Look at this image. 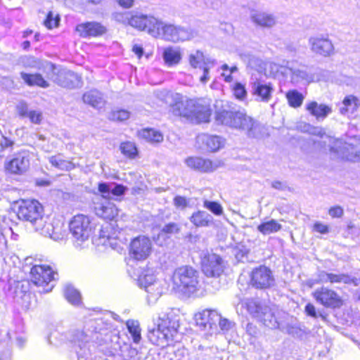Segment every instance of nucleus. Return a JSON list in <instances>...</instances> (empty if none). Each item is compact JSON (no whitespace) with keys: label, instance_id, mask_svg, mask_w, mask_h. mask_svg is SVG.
<instances>
[{"label":"nucleus","instance_id":"obj_32","mask_svg":"<svg viewBox=\"0 0 360 360\" xmlns=\"http://www.w3.org/2000/svg\"><path fill=\"white\" fill-rule=\"evenodd\" d=\"M340 108V112L346 115L348 112H355L360 106V99L354 95H348L345 97Z\"/></svg>","mask_w":360,"mask_h":360},{"label":"nucleus","instance_id":"obj_12","mask_svg":"<svg viewBox=\"0 0 360 360\" xmlns=\"http://www.w3.org/2000/svg\"><path fill=\"white\" fill-rule=\"evenodd\" d=\"M224 268V260L215 253H208L202 259V270L207 277H219Z\"/></svg>","mask_w":360,"mask_h":360},{"label":"nucleus","instance_id":"obj_2","mask_svg":"<svg viewBox=\"0 0 360 360\" xmlns=\"http://www.w3.org/2000/svg\"><path fill=\"white\" fill-rule=\"evenodd\" d=\"M215 119L219 123L240 131L248 138L259 139L262 136L264 127L244 112L230 107L222 108L216 111Z\"/></svg>","mask_w":360,"mask_h":360},{"label":"nucleus","instance_id":"obj_57","mask_svg":"<svg viewBox=\"0 0 360 360\" xmlns=\"http://www.w3.org/2000/svg\"><path fill=\"white\" fill-rule=\"evenodd\" d=\"M110 185L106 183H100L98 184V191L101 193V195H97L96 197H103L108 199V197L110 194Z\"/></svg>","mask_w":360,"mask_h":360},{"label":"nucleus","instance_id":"obj_40","mask_svg":"<svg viewBox=\"0 0 360 360\" xmlns=\"http://www.w3.org/2000/svg\"><path fill=\"white\" fill-rule=\"evenodd\" d=\"M286 98L290 106L292 108H299L302 105L304 101L303 95L297 90H290L286 94Z\"/></svg>","mask_w":360,"mask_h":360},{"label":"nucleus","instance_id":"obj_55","mask_svg":"<svg viewBox=\"0 0 360 360\" xmlns=\"http://www.w3.org/2000/svg\"><path fill=\"white\" fill-rule=\"evenodd\" d=\"M219 323V326L222 330H229L234 326V323L229 321L227 319H224L221 317L219 314V320L217 321Z\"/></svg>","mask_w":360,"mask_h":360},{"label":"nucleus","instance_id":"obj_33","mask_svg":"<svg viewBox=\"0 0 360 360\" xmlns=\"http://www.w3.org/2000/svg\"><path fill=\"white\" fill-rule=\"evenodd\" d=\"M163 59L168 66L178 64L181 59V53L178 47H167L163 51Z\"/></svg>","mask_w":360,"mask_h":360},{"label":"nucleus","instance_id":"obj_23","mask_svg":"<svg viewBox=\"0 0 360 360\" xmlns=\"http://www.w3.org/2000/svg\"><path fill=\"white\" fill-rule=\"evenodd\" d=\"M185 163L189 168L200 172H210L216 169L210 160L200 157H189L185 160Z\"/></svg>","mask_w":360,"mask_h":360},{"label":"nucleus","instance_id":"obj_38","mask_svg":"<svg viewBox=\"0 0 360 360\" xmlns=\"http://www.w3.org/2000/svg\"><path fill=\"white\" fill-rule=\"evenodd\" d=\"M148 295V302H155L161 296L162 292V288L161 287L160 282H156L150 286H147L145 288Z\"/></svg>","mask_w":360,"mask_h":360},{"label":"nucleus","instance_id":"obj_63","mask_svg":"<svg viewBox=\"0 0 360 360\" xmlns=\"http://www.w3.org/2000/svg\"><path fill=\"white\" fill-rule=\"evenodd\" d=\"M125 187L122 185H116L113 188H111L110 193L113 194L114 195H123L125 192Z\"/></svg>","mask_w":360,"mask_h":360},{"label":"nucleus","instance_id":"obj_60","mask_svg":"<svg viewBox=\"0 0 360 360\" xmlns=\"http://www.w3.org/2000/svg\"><path fill=\"white\" fill-rule=\"evenodd\" d=\"M16 109L18 111V113L20 117H27V115L30 111H28V105L25 102H20L17 106Z\"/></svg>","mask_w":360,"mask_h":360},{"label":"nucleus","instance_id":"obj_1","mask_svg":"<svg viewBox=\"0 0 360 360\" xmlns=\"http://www.w3.org/2000/svg\"><path fill=\"white\" fill-rule=\"evenodd\" d=\"M161 94L165 96V102L170 105L174 115L182 116L198 123L210 121L211 110L204 101L184 99L179 94L166 91Z\"/></svg>","mask_w":360,"mask_h":360},{"label":"nucleus","instance_id":"obj_43","mask_svg":"<svg viewBox=\"0 0 360 360\" xmlns=\"http://www.w3.org/2000/svg\"><path fill=\"white\" fill-rule=\"evenodd\" d=\"M212 315V318L215 319H219V314L214 310H204L202 312L199 313L196 316V319L198 321L201 320V322L199 323L200 325H203L204 327H207L209 325V317Z\"/></svg>","mask_w":360,"mask_h":360},{"label":"nucleus","instance_id":"obj_28","mask_svg":"<svg viewBox=\"0 0 360 360\" xmlns=\"http://www.w3.org/2000/svg\"><path fill=\"white\" fill-rule=\"evenodd\" d=\"M190 221L196 227H207L213 224V217L203 210H198L192 214Z\"/></svg>","mask_w":360,"mask_h":360},{"label":"nucleus","instance_id":"obj_10","mask_svg":"<svg viewBox=\"0 0 360 360\" xmlns=\"http://www.w3.org/2000/svg\"><path fill=\"white\" fill-rule=\"evenodd\" d=\"M250 86L251 93L257 101L268 103L271 99L274 87L270 82H266L261 77L252 75L250 79Z\"/></svg>","mask_w":360,"mask_h":360},{"label":"nucleus","instance_id":"obj_37","mask_svg":"<svg viewBox=\"0 0 360 360\" xmlns=\"http://www.w3.org/2000/svg\"><path fill=\"white\" fill-rule=\"evenodd\" d=\"M52 166L61 170H70L74 168L72 162L62 159L60 155L51 156L49 158Z\"/></svg>","mask_w":360,"mask_h":360},{"label":"nucleus","instance_id":"obj_50","mask_svg":"<svg viewBox=\"0 0 360 360\" xmlns=\"http://www.w3.org/2000/svg\"><path fill=\"white\" fill-rule=\"evenodd\" d=\"M215 60L212 61V63L209 65H205L201 68L202 70V75L200 77V82L205 84L210 79V70L215 65Z\"/></svg>","mask_w":360,"mask_h":360},{"label":"nucleus","instance_id":"obj_53","mask_svg":"<svg viewBox=\"0 0 360 360\" xmlns=\"http://www.w3.org/2000/svg\"><path fill=\"white\" fill-rule=\"evenodd\" d=\"M233 93L237 98L241 100L243 99L247 95V91L245 86L240 83L236 84L235 86L233 87Z\"/></svg>","mask_w":360,"mask_h":360},{"label":"nucleus","instance_id":"obj_45","mask_svg":"<svg viewBox=\"0 0 360 360\" xmlns=\"http://www.w3.org/2000/svg\"><path fill=\"white\" fill-rule=\"evenodd\" d=\"M203 207L209 210L215 215H221L223 213V207H221V205L219 203L214 201L205 200L203 201Z\"/></svg>","mask_w":360,"mask_h":360},{"label":"nucleus","instance_id":"obj_4","mask_svg":"<svg viewBox=\"0 0 360 360\" xmlns=\"http://www.w3.org/2000/svg\"><path fill=\"white\" fill-rule=\"evenodd\" d=\"M172 283L174 287L179 292H194L198 284V272L191 266L179 267L173 273Z\"/></svg>","mask_w":360,"mask_h":360},{"label":"nucleus","instance_id":"obj_17","mask_svg":"<svg viewBox=\"0 0 360 360\" xmlns=\"http://www.w3.org/2000/svg\"><path fill=\"white\" fill-rule=\"evenodd\" d=\"M153 321L154 325L156 327L163 328L170 333L174 337L177 334V330L179 327V319L172 311L162 312Z\"/></svg>","mask_w":360,"mask_h":360},{"label":"nucleus","instance_id":"obj_19","mask_svg":"<svg viewBox=\"0 0 360 360\" xmlns=\"http://www.w3.org/2000/svg\"><path fill=\"white\" fill-rule=\"evenodd\" d=\"M148 338L153 345L165 347L174 340V337L168 331L154 325L152 328L148 330Z\"/></svg>","mask_w":360,"mask_h":360},{"label":"nucleus","instance_id":"obj_31","mask_svg":"<svg viewBox=\"0 0 360 360\" xmlns=\"http://www.w3.org/2000/svg\"><path fill=\"white\" fill-rule=\"evenodd\" d=\"M288 70L290 74L291 82L293 84L300 82L310 83L314 79L313 75L308 73L304 69L290 68Z\"/></svg>","mask_w":360,"mask_h":360},{"label":"nucleus","instance_id":"obj_20","mask_svg":"<svg viewBox=\"0 0 360 360\" xmlns=\"http://www.w3.org/2000/svg\"><path fill=\"white\" fill-rule=\"evenodd\" d=\"M197 143L202 150L215 152L224 146V141L218 136L202 134L198 136Z\"/></svg>","mask_w":360,"mask_h":360},{"label":"nucleus","instance_id":"obj_64","mask_svg":"<svg viewBox=\"0 0 360 360\" xmlns=\"http://www.w3.org/2000/svg\"><path fill=\"white\" fill-rule=\"evenodd\" d=\"M305 312L307 313V315H309V316H310L311 317H314V318H316L317 317V314H316V308L311 303H308L306 305V307H305Z\"/></svg>","mask_w":360,"mask_h":360},{"label":"nucleus","instance_id":"obj_29","mask_svg":"<svg viewBox=\"0 0 360 360\" xmlns=\"http://www.w3.org/2000/svg\"><path fill=\"white\" fill-rule=\"evenodd\" d=\"M214 60L204 55V53L199 51H195L191 53L188 56V62L191 66L193 68L201 69L205 65L212 63Z\"/></svg>","mask_w":360,"mask_h":360},{"label":"nucleus","instance_id":"obj_42","mask_svg":"<svg viewBox=\"0 0 360 360\" xmlns=\"http://www.w3.org/2000/svg\"><path fill=\"white\" fill-rule=\"evenodd\" d=\"M127 326L129 332L133 338V340L135 343H139L141 339V328L138 321L130 320L127 321Z\"/></svg>","mask_w":360,"mask_h":360},{"label":"nucleus","instance_id":"obj_7","mask_svg":"<svg viewBox=\"0 0 360 360\" xmlns=\"http://www.w3.org/2000/svg\"><path fill=\"white\" fill-rule=\"evenodd\" d=\"M30 275L31 281L34 285L46 287L44 291L49 292L53 288L51 282L56 279L58 274L49 266L34 265L31 269Z\"/></svg>","mask_w":360,"mask_h":360},{"label":"nucleus","instance_id":"obj_61","mask_svg":"<svg viewBox=\"0 0 360 360\" xmlns=\"http://www.w3.org/2000/svg\"><path fill=\"white\" fill-rule=\"evenodd\" d=\"M314 230L320 233L326 234V233H328L329 228L327 225L323 224L321 222H316L314 224Z\"/></svg>","mask_w":360,"mask_h":360},{"label":"nucleus","instance_id":"obj_39","mask_svg":"<svg viewBox=\"0 0 360 360\" xmlns=\"http://www.w3.org/2000/svg\"><path fill=\"white\" fill-rule=\"evenodd\" d=\"M121 153L127 158L134 159L138 155V150L134 143L131 141L123 142L120 146Z\"/></svg>","mask_w":360,"mask_h":360},{"label":"nucleus","instance_id":"obj_3","mask_svg":"<svg viewBox=\"0 0 360 360\" xmlns=\"http://www.w3.org/2000/svg\"><path fill=\"white\" fill-rule=\"evenodd\" d=\"M43 212V207L37 200H26L21 201L17 214L19 219L30 222L36 231L56 240L58 236H56L55 229L51 224L47 223V217Z\"/></svg>","mask_w":360,"mask_h":360},{"label":"nucleus","instance_id":"obj_14","mask_svg":"<svg viewBox=\"0 0 360 360\" xmlns=\"http://www.w3.org/2000/svg\"><path fill=\"white\" fill-rule=\"evenodd\" d=\"M129 25L140 30H147L150 34L156 35L158 26H161V20L153 16L137 13L131 15Z\"/></svg>","mask_w":360,"mask_h":360},{"label":"nucleus","instance_id":"obj_46","mask_svg":"<svg viewBox=\"0 0 360 360\" xmlns=\"http://www.w3.org/2000/svg\"><path fill=\"white\" fill-rule=\"evenodd\" d=\"M329 282L331 283H344L347 284L354 282V279L352 278L349 276L345 274H335L330 273Z\"/></svg>","mask_w":360,"mask_h":360},{"label":"nucleus","instance_id":"obj_24","mask_svg":"<svg viewBox=\"0 0 360 360\" xmlns=\"http://www.w3.org/2000/svg\"><path fill=\"white\" fill-rule=\"evenodd\" d=\"M330 151L336 153L338 158L344 160L358 162L360 160L359 149L351 144L345 143L338 149L332 148Z\"/></svg>","mask_w":360,"mask_h":360},{"label":"nucleus","instance_id":"obj_54","mask_svg":"<svg viewBox=\"0 0 360 360\" xmlns=\"http://www.w3.org/2000/svg\"><path fill=\"white\" fill-rule=\"evenodd\" d=\"M27 117L30 118V121L34 124H40L43 116L42 113L38 110H31L27 115Z\"/></svg>","mask_w":360,"mask_h":360},{"label":"nucleus","instance_id":"obj_30","mask_svg":"<svg viewBox=\"0 0 360 360\" xmlns=\"http://www.w3.org/2000/svg\"><path fill=\"white\" fill-rule=\"evenodd\" d=\"M251 19L252 22L257 25L264 27H271L276 22V20L273 15L264 12H257L252 14Z\"/></svg>","mask_w":360,"mask_h":360},{"label":"nucleus","instance_id":"obj_52","mask_svg":"<svg viewBox=\"0 0 360 360\" xmlns=\"http://www.w3.org/2000/svg\"><path fill=\"white\" fill-rule=\"evenodd\" d=\"M58 17L53 18L52 12H49L47 15L46 19L44 20V25L49 29H51L58 26Z\"/></svg>","mask_w":360,"mask_h":360},{"label":"nucleus","instance_id":"obj_59","mask_svg":"<svg viewBox=\"0 0 360 360\" xmlns=\"http://www.w3.org/2000/svg\"><path fill=\"white\" fill-rule=\"evenodd\" d=\"M22 63L29 67L32 68H36L39 65V61L35 58L34 57L32 56H25L22 59Z\"/></svg>","mask_w":360,"mask_h":360},{"label":"nucleus","instance_id":"obj_41","mask_svg":"<svg viewBox=\"0 0 360 360\" xmlns=\"http://www.w3.org/2000/svg\"><path fill=\"white\" fill-rule=\"evenodd\" d=\"M141 136L148 142L160 143L163 140L162 134L153 129H145L141 131Z\"/></svg>","mask_w":360,"mask_h":360},{"label":"nucleus","instance_id":"obj_47","mask_svg":"<svg viewBox=\"0 0 360 360\" xmlns=\"http://www.w3.org/2000/svg\"><path fill=\"white\" fill-rule=\"evenodd\" d=\"M131 15L128 12H116L112 14V18L117 22L129 25Z\"/></svg>","mask_w":360,"mask_h":360},{"label":"nucleus","instance_id":"obj_21","mask_svg":"<svg viewBox=\"0 0 360 360\" xmlns=\"http://www.w3.org/2000/svg\"><path fill=\"white\" fill-rule=\"evenodd\" d=\"M311 50L319 55L329 56L333 53L334 46L328 38L311 37L309 40Z\"/></svg>","mask_w":360,"mask_h":360},{"label":"nucleus","instance_id":"obj_6","mask_svg":"<svg viewBox=\"0 0 360 360\" xmlns=\"http://www.w3.org/2000/svg\"><path fill=\"white\" fill-rule=\"evenodd\" d=\"M156 34H162L164 38L172 42H179L190 40L197 36V32L192 29L172 24L166 25L161 21V26H158Z\"/></svg>","mask_w":360,"mask_h":360},{"label":"nucleus","instance_id":"obj_34","mask_svg":"<svg viewBox=\"0 0 360 360\" xmlns=\"http://www.w3.org/2000/svg\"><path fill=\"white\" fill-rule=\"evenodd\" d=\"M21 78L29 86H38L42 88L49 86V83L46 81L40 74H27L21 72Z\"/></svg>","mask_w":360,"mask_h":360},{"label":"nucleus","instance_id":"obj_48","mask_svg":"<svg viewBox=\"0 0 360 360\" xmlns=\"http://www.w3.org/2000/svg\"><path fill=\"white\" fill-rule=\"evenodd\" d=\"M139 282L141 287L145 289L147 286L154 284L158 282V281H156L153 274H145L139 277Z\"/></svg>","mask_w":360,"mask_h":360},{"label":"nucleus","instance_id":"obj_22","mask_svg":"<svg viewBox=\"0 0 360 360\" xmlns=\"http://www.w3.org/2000/svg\"><path fill=\"white\" fill-rule=\"evenodd\" d=\"M76 31L82 37H98L107 32V28L97 22L82 23L76 27Z\"/></svg>","mask_w":360,"mask_h":360},{"label":"nucleus","instance_id":"obj_13","mask_svg":"<svg viewBox=\"0 0 360 360\" xmlns=\"http://www.w3.org/2000/svg\"><path fill=\"white\" fill-rule=\"evenodd\" d=\"M312 295L318 303L327 308H340L342 305V300L338 294L325 287L316 289Z\"/></svg>","mask_w":360,"mask_h":360},{"label":"nucleus","instance_id":"obj_15","mask_svg":"<svg viewBox=\"0 0 360 360\" xmlns=\"http://www.w3.org/2000/svg\"><path fill=\"white\" fill-rule=\"evenodd\" d=\"M4 165L6 170L11 174H22L30 167V155L25 151L20 152L7 160Z\"/></svg>","mask_w":360,"mask_h":360},{"label":"nucleus","instance_id":"obj_8","mask_svg":"<svg viewBox=\"0 0 360 360\" xmlns=\"http://www.w3.org/2000/svg\"><path fill=\"white\" fill-rule=\"evenodd\" d=\"M153 252V243L145 236L134 238L129 245L131 257L138 261H143L148 258Z\"/></svg>","mask_w":360,"mask_h":360},{"label":"nucleus","instance_id":"obj_11","mask_svg":"<svg viewBox=\"0 0 360 360\" xmlns=\"http://www.w3.org/2000/svg\"><path fill=\"white\" fill-rule=\"evenodd\" d=\"M250 277L251 285L258 289L270 288L275 282L271 270L263 265L253 269Z\"/></svg>","mask_w":360,"mask_h":360},{"label":"nucleus","instance_id":"obj_49","mask_svg":"<svg viewBox=\"0 0 360 360\" xmlns=\"http://www.w3.org/2000/svg\"><path fill=\"white\" fill-rule=\"evenodd\" d=\"M129 117V112L124 110L112 112L110 119L115 121H124Z\"/></svg>","mask_w":360,"mask_h":360},{"label":"nucleus","instance_id":"obj_18","mask_svg":"<svg viewBox=\"0 0 360 360\" xmlns=\"http://www.w3.org/2000/svg\"><path fill=\"white\" fill-rule=\"evenodd\" d=\"M54 82L59 86L68 89L79 87L82 85L81 77L68 70H60L54 79Z\"/></svg>","mask_w":360,"mask_h":360},{"label":"nucleus","instance_id":"obj_27","mask_svg":"<svg viewBox=\"0 0 360 360\" xmlns=\"http://www.w3.org/2000/svg\"><path fill=\"white\" fill-rule=\"evenodd\" d=\"M82 98L85 103L95 108H101L105 103L103 94L96 89L86 91L84 94Z\"/></svg>","mask_w":360,"mask_h":360},{"label":"nucleus","instance_id":"obj_5","mask_svg":"<svg viewBox=\"0 0 360 360\" xmlns=\"http://www.w3.org/2000/svg\"><path fill=\"white\" fill-rule=\"evenodd\" d=\"M250 314L269 328L276 329L281 327L276 311L269 307L259 302L251 301L248 304Z\"/></svg>","mask_w":360,"mask_h":360},{"label":"nucleus","instance_id":"obj_9","mask_svg":"<svg viewBox=\"0 0 360 360\" xmlns=\"http://www.w3.org/2000/svg\"><path fill=\"white\" fill-rule=\"evenodd\" d=\"M69 228L72 237L80 242L86 240L91 232L90 220L84 214L75 216L69 224Z\"/></svg>","mask_w":360,"mask_h":360},{"label":"nucleus","instance_id":"obj_26","mask_svg":"<svg viewBox=\"0 0 360 360\" xmlns=\"http://www.w3.org/2000/svg\"><path fill=\"white\" fill-rule=\"evenodd\" d=\"M306 110L316 120H324L328 115L332 112L331 107L316 101H311L306 105Z\"/></svg>","mask_w":360,"mask_h":360},{"label":"nucleus","instance_id":"obj_25","mask_svg":"<svg viewBox=\"0 0 360 360\" xmlns=\"http://www.w3.org/2000/svg\"><path fill=\"white\" fill-rule=\"evenodd\" d=\"M88 342V337L83 331H77L73 335L72 342L79 358L84 357L89 354Z\"/></svg>","mask_w":360,"mask_h":360},{"label":"nucleus","instance_id":"obj_51","mask_svg":"<svg viewBox=\"0 0 360 360\" xmlns=\"http://www.w3.org/2000/svg\"><path fill=\"white\" fill-rule=\"evenodd\" d=\"M173 204L176 209L184 210L188 205V200L186 197L177 195L173 200Z\"/></svg>","mask_w":360,"mask_h":360},{"label":"nucleus","instance_id":"obj_62","mask_svg":"<svg viewBox=\"0 0 360 360\" xmlns=\"http://www.w3.org/2000/svg\"><path fill=\"white\" fill-rule=\"evenodd\" d=\"M282 330H285L287 333L291 335H298L300 333V329L295 326L288 325L285 328Z\"/></svg>","mask_w":360,"mask_h":360},{"label":"nucleus","instance_id":"obj_44","mask_svg":"<svg viewBox=\"0 0 360 360\" xmlns=\"http://www.w3.org/2000/svg\"><path fill=\"white\" fill-rule=\"evenodd\" d=\"M240 56L243 61L245 62L248 65L252 68H262V60L258 57H256L255 56L250 53H244Z\"/></svg>","mask_w":360,"mask_h":360},{"label":"nucleus","instance_id":"obj_36","mask_svg":"<svg viewBox=\"0 0 360 360\" xmlns=\"http://www.w3.org/2000/svg\"><path fill=\"white\" fill-rule=\"evenodd\" d=\"M64 295L66 300L73 305H79L81 303V295L79 292L70 285L65 288Z\"/></svg>","mask_w":360,"mask_h":360},{"label":"nucleus","instance_id":"obj_16","mask_svg":"<svg viewBox=\"0 0 360 360\" xmlns=\"http://www.w3.org/2000/svg\"><path fill=\"white\" fill-rule=\"evenodd\" d=\"M94 207L96 214L105 219L112 220L118 215L115 204L103 197H95Z\"/></svg>","mask_w":360,"mask_h":360},{"label":"nucleus","instance_id":"obj_56","mask_svg":"<svg viewBox=\"0 0 360 360\" xmlns=\"http://www.w3.org/2000/svg\"><path fill=\"white\" fill-rule=\"evenodd\" d=\"M180 231L179 226L176 223H169L166 224L163 228L162 231L165 233H176Z\"/></svg>","mask_w":360,"mask_h":360},{"label":"nucleus","instance_id":"obj_35","mask_svg":"<svg viewBox=\"0 0 360 360\" xmlns=\"http://www.w3.org/2000/svg\"><path fill=\"white\" fill-rule=\"evenodd\" d=\"M282 226L275 219L262 223L257 226V230L264 235L276 233L280 231Z\"/></svg>","mask_w":360,"mask_h":360},{"label":"nucleus","instance_id":"obj_58","mask_svg":"<svg viewBox=\"0 0 360 360\" xmlns=\"http://www.w3.org/2000/svg\"><path fill=\"white\" fill-rule=\"evenodd\" d=\"M329 215L333 218H340L344 214V210L340 206H334L329 209Z\"/></svg>","mask_w":360,"mask_h":360}]
</instances>
